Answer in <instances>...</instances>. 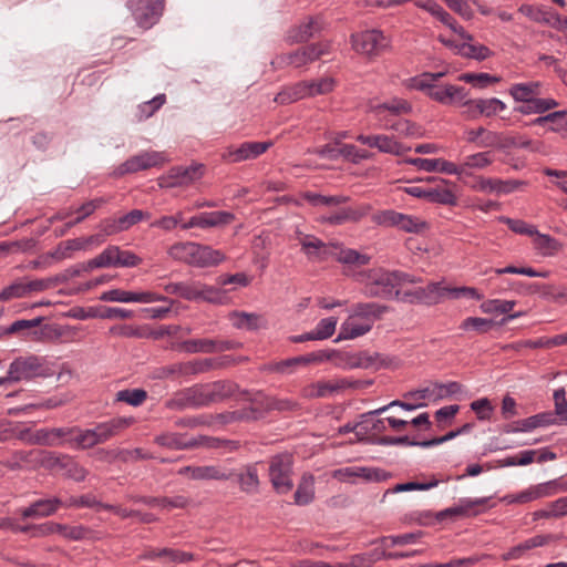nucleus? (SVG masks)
<instances>
[{"instance_id":"1","label":"nucleus","mask_w":567,"mask_h":567,"mask_svg":"<svg viewBox=\"0 0 567 567\" xmlns=\"http://www.w3.org/2000/svg\"><path fill=\"white\" fill-rule=\"evenodd\" d=\"M239 392V385L231 380L196 383L178 390L165 402L169 410L199 409L224 402Z\"/></svg>"},{"instance_id":"2","label":"nucleus","mask_w":567,"mask_h":567,"mask_svg":"<svg viewBox=\"0 0 567 567\" xmlns=\"http://www.w3.org/2000/svg\"><path fill=\"white\" fill-rule=\"evenodd\" d=\"M296 235L301 250L309 261L322 262L331 257L346 266L361 267L368 265L371 260V257L367 254L346 248L340 244H326L315 235L302 234L301 231H297Z\"/></svg>"},{"instance_id":"3","label":"nucleus","mask_w":567,"mask_h":567,"mask_svg":"<svg viewBox=\"0 0 567 567\" xmlns=\"http://www.w3.org/2000/svg\"><path fill=\"white\" fill-rule=\"evenodd\" d=\"M301 197L313 207L336 208V210L321 215L318 218L320 224L340 226L347 223H358L365 217L371 207L369 205L342 206L349 202L348 196H326L313 192H305Z\"/></svg>"},{"instance_id":"4","label":"nucleus","mask_w":567,"mask_h":567,"mask_svg":"<svg viewBox=\"0 0 567 567\" xmlns=\"http://www.w3.org/2000/svg\"><path fill=\"white\" fill-rule=\"evenodd\" d=\"M133 421V417H114L107 422L97 424L94 429L82 430L78 426V431H75L72 439H70V443H74L78 449H91L120 434L123 430L127 429Z\"/></svg>"},{"instance_id":"5","label":"nucleus","mask_w":567,"mask_h":567,"mask_svg":"<svg viewBox=\"0 0 567 567\" xmlns=\"http://www.w3.org/2000/svg\"><path fill=\"white\" fill-rule=\"evenodd\" d=\"M230 357L194 359L186 362H176L158 369V378L168 379L174 377H193L208 373L213 370H220L233 364Z\"/></svg>"},{"instance_id":"6","label":"nucleus","mask_w":567,"mask_h":567,"mask_svg":"<svg viewBox=\"0 0 567 567\" xmlns=\"http://www.w3.org/2000/svg\"><path fill=\"white\" fill-rule=\"evenodd\" d=\"M163 289L166 293L175 295L187 301L220 303L224 298L220 289L200 281L168 282L163 286Z\"/></svg>"},{"instance_id":"7","label":"nucleus","mask_w":567,"mask_h":567,"mask_svg":"<svg viewBox=\"0 0 567 567\" xmlns=\"http://www.w3.org/2000/svg\"><path fill=\"white\" fill-rule=\"evenodd\" d=\"M293 455L289 452L272 455L268 461V476L274 491L286 495L293 488Z\"/></svg>"},{"instance_id":"8","label":"nucleus","mask_w":567,"mask_h":567,"mask_svg":"<svg viewBox=\"0 0 567 567\" xmlns=\"http://www.w3.org/2000/svg\"><path fill=\"white\" fill-rule=\"evenodd\" d=\"M330 51L331 42L320 41L289 53L279 54L271 61V65L275 69H282L289 65L300 68L320 59L322 55L329 54Z\"/></svg>"},{"instance_id":"9","label":"nucleus","mask_w":567,"mask_h":567,"mask_svg":"<svg viewBox=\"0 0 567 567\" xmlns=\"http://www.w3.org/2000/svg\"><path fill=\"white\" fill-rule=\"evenodd\" d=\"M359 277L364 286L363 293L369 298L389 299L396 287L394 271L383 268L370 269L360 274Z\"/></svg>"},{"instance_id":"10","label":"nucleus","mask_w":567,"mask_h":567,"mask_svg":"<svg viewBox=\"0 0 567 567\" xmlns=\"http://www.w3.org/2000/svg\"><path fill=\"white\" fill-rule=\"evenodd\" d=\"M47 375L44 364L39 357H19L10 363L7 377L0 378V384L7 382H28Z\"/></svg>"},{"instance_id":"11","label":"nucleus","mask_w":567,"mask_h":567,"mask_svg":"<svg viewBox=\"0 0 567 567\" xmlns=\"http://www.w3.org/2000/svg\"><path fill=\"white\" fill-rule=\"evenodd\" d=\"M350 42L357 53L369 58L379 56L390 48V39L378 29L353 33Z\"/></svg>"},{"instance_id":"12","label":"nucleus","mask_w":567,"mask_h":567,"mask_svg":"<svg viewBox=\"0 0 567 567\" xmlns=\"http://www.w3.org/2000/svg\"><path fill=\"white\" fill-rule=\"evenodd\" d=\"M334 81L331 78L320 79L318 81H302L282 92L275 97L276 102L290 103L306 96L326 94L333 90Z\"/></svg>"},{"instance_id":"13","label":"nucleus","mask_w":567,"mask_h":567,"mask_svg":"<svg viewBox=\"0 0 567 567\" xmlns=\"http://www.w3.org/2000/svg\"><path fill=\"white\" fill-rule=\"evenodd\" d=\"M372 221L383 227H396L405 233L420 234L427 229L426 221L393 209H385L375 213L372 216Z\"/></svg>"},{"instance_id":"14","label":"nucleus","mask_w":567,"mask_h":567,"mask_svg":"<svg viewBox=\"0 0 567 567\" xmlns=\"http://www.w3.org/2000/svg\"><path fill=\"white\" fill-rule=\"evenodd\" d=\"M75 431L78 426L25 430L21 432V439L31 445L58 446L65 442L70 443Z\"/></svg>"},{"instance_id":"15","label":"nucleus","mask_w":567,"mask_h":567,"mask_svg":"<svg viewBox=\"0 0 567 567\" xmlns=\"http://www.w3.org/2000/svg\"><path fill=\"white\" fill-rule=\"evenodd\" d=\"M126 6L137 25L147 30L156 24L163 16L165 0H127Z\"/></svg>"},{"instance_id":"16","label":"nucleus","mask_w":567,"mask_h":567,"mask_svg":"<svg viewBox=\"0 0 567 567\" xmlns=\"http://www.w3.org/2000/svg\"><path fill=\"white\" fill-rule=\"evenodd\" d=\"M332 477L343 483H355L358 478L367 482H382L391 477L390 473L367 466H349L334 470Z\"/></svg>"},{"instance_id":"17","label":"nucleus","mask_w":567,"mask_h":567,"mask_svg":"<svg viewBox=\"0 0 567 567\" xmlns=\"http://www.w3.org/2000/svg\"><path fill=\"white\" fill-rule=\"evenodd\" d=\"M446 290L447 287L442 286V282H430L425 287L404 291L401 299L409 303L433 306L441 302V300L446 296Z\"/></svg>"},{"instance_id":"18","label":"nucleus","mask_w":567,"mask_h":567,"mask_svg":"<svg viewBox=\"0 0 567 567\" xmlns=\"http://www.w3.org/2000/svg\"><path fill=\"white\" fill-rule=\"evenodd\" d=\"M165 156L161 152L151 151L134 155L121 164L117 169V175H125L136 173L140 171H146L152 167L163 166L165 163Z\"/></svg>"},{"instance_id":"19","label":"nucleus","mask_w":567,"mask_h":567,"mask_svg":"<svg viewBox=\"0 0 567 567\" xmlns=\"http://www.w3.org/2000/svg\"><path fill=\"white\" fill-rule=\"evenodd\" d=\"M194 481H229L235 476L234 470H227L221 465H187L178 471Z\"/></svg>"},{"instance_id":"20","label":"nucleus","mask_w":567,"mask_h":567,"mask_svg":"<svg viewBox=\"0 0 567 567\" xmlns=\"http://www.w3.org/2000/svg\"><path fill=\"white\" fill-rule=\"evenodd\" d=\"M205 174V166L194 163L189 166H175L168 172L166 187H184L199 181Z\"/></svg>"},{"instance_id":"21","label":"nucleus","mask_w":567,"mask_h":567,"mask_svg":"<svg viewBox=\"0 0 567 567\" xmlns=\"http://www.w3.org/2000/svg\"><path fill=\"white\" fill-rule=\"evenodd\" d=\"M271 145V142H245L238 147H228L221 158L229 163L252 159L267 152Z\"/></svg>"},{"instance_id":"22","label":"nucleus","mask_w":567,"mask_h":567,"mask_svg":"<svg viewBox=\"0 0 567 567\" xmlns=\"http://www.w3.org/2000/svg\"><path fill=\"white\" fill-rule=\"evenodd\" d=\"M321 17H307L300 24L290 28L287 32V42L290 44L305 43L323 29Z\"/></svg>"},{"instance_id":"23","label":"nucleus","mask_w":567,"mask_h":567,"mask_svg":"<svg viewBox=\"0 0 567 567\" xmlns=\"http://www.w3.org/2000/svg\"><path fill=\"white\" fill-rule=\"evenodd\" d=\"M462 106L470 118H477L480 115L489 117L506 109L505 103L496 97L466 100Z\"/></svg>"},{"instance_id":"24","label":"nucleus","mask_w":567,"mask_h":567,"mask_svg":"<svg viewBox=\"0 0 567 567\" xmlns=\"http://www.w3.org/2000/svg\"><path fill=\"white\" fill-rule=\"evenodd\" d=\"M215 441L206 439V435H198L188 439L181 433H164L155 437V443L172 450H189L200 446L203 443H214ZM214 445V444H210Z\"/></svg>"},{"instance_id":"25","label":"nucleus","mask_w":567,"mask_h":567,"mask_svg":"<svg viewBox=\"0 0 567 567\" xmlns=\"http://www.w3.org/2000/svg\"><path fill=\"white\" fill-rule=\"evenodd\" d=\"M235 220V215L229 212H210V213H202L199 215L193 216L188 221L182 224V229H190L194 227L199 228H212L218 227L223 225H228Z\"/></svg>"},{"instance_id":"26","label":"nucleus","mask_w":567,"mask_h":567,"mask_svg":"<svg viewBox=\"0 0 567 567\" xmlns=\"http://www.w3.org/2000/svg\"><path fill=\"white\" fill-rule=\"evenodd\" d=\"M192 248L189 266L198 268L212 267L217 266L225 259L220 250L213 249L210 246L193 243Z\"/></svg>"},{"instance_id":"27","label":"nucleus","mask_w":567,"mask_h":567,"mask_svg":"<svg viewBox=\"0 0 567 567\" xmlns=\"http://www.w3.org/2000/svg\"><path fill=\"white\" fill-rule=\"evenodd\" d=\"M317 391L319 398H327L334 393L341 392L346 389H360L365 388L372 384V381H362V380H349V379H334L331 381H318Z\"/></svg>"},{"instance_id":"28","label":"nucleus","mask_w":567,"mask_h":567,"mask_svg":"<svg viewBox=\"0 0 567 567\" xmlns=\"http://www.w3.org/2000/svg\"><path fill=\"white\" fill-rule=\"evenodd\" d=\"M516 301L514 300H499V299H491L482 302L481 309L484 313H506L504 318L501 319L498 324L504 326L507 324L515 318L522 317L525 315L524 311H518L515 313H508L515 307Z\"/></svg>"},{"instance_id":"29","label":"nucleus","mask_w":567,"mask_h":567,"mask_svg":"<svg viewBox=\"0 0 567 567\" xmlns=\"http://www.w3.org/2000/svg\"><path fill=\"white\" fill-rule=\"evenodd\" d=\"M62 505V501L58 497L50 499H39L33 502L29 507L21 509L22 518H40L53 515Z\"/></svg>"},{"instance_id":"30","label":"nucleus","mask_w":567,"mask_h":567,"mask_svg":"<svg viewBox=\"0 0 567 567\" xmlns=\"http://www.w3.org/2000/svg\"><path fill=\"white\" fill-rule=\"evenodd\" d=\"M354 369H374L389 367L392 359L379 352L358 351L353 352Z\"/></svg>"},{"instance_id":"31","label":"nucleus","mask_w":567,"mask_h":567,"mask_svg":"<svg viewBox=\"0 0 567 567\" xmlns=\"http://www.w3.org/2000/svg\"><path fill=\"white\" fill-rule=\"evenodd\" d=\"M527 185L528 182L518 179L503 181L498 178H484L481 182V188L483 190L495 193L497 195L509 194Z\"/></svg>"},{"instance_id":"32","label":"nucleus","mask_w":567,"mask_h":567,"mask_svg":"<svg viewBox=\"0 0 567 567\" xmlns=\"http://www.w3.org/2000/svg\"><path fill=\"white\" fill-rule=\"evenodd\" d=\"M426 181L434 182L437 181V178L427 177ZM439 182L440 184L435 187H429L426 200L435 204L455 206L457 204L455 194L451 189L443 186L447 184V181L439 179Z\"/></svg>"},{"instance_id":"33","label":"nucleus","mask_w":567,"mask_h":567,"mask_svg":"<svg viewBox=\"0 0 567 567\" xmlns=\"http://www.w3.org/2000/svg\"><path fill=\"white\" fill-rule=\"evenodd\" d=\"M488 497H482L476 499H462L461 504L457 506L445 508L439 512L435 517L439 522L444 520L445 518H455L461 516H468L471 514V509L476 506H481L486 504Z\"/></svg>"},{"instance_id":"34","label":"nucleus","mask_w":567,"mask_h":567,"mask_svg":"<svg viewBox=\"0 0 567 567\" xmlns=\"http://www.w3.org/2000/svg\"><path fill=\"white\" fill-rule=\"evenodd\" d=\"M372 329V322H358L357 317L350 315L341 324L338 340H351L368 333Z\"/></svg>"},{"instance_id":"35","label":"nucleus","mask_w":567,"mask_h":567,"mask_svg":"<svg viewBox=\"0 0 567 567\" xmlns=\"http://www.w3.org/2000/svg\"><path fill=\"white\" fill-rule=\"evenodd\" d=\"M386 311V306H381L375 302H359L353 306L351 315L365 320V322H372L374 319H380Z\"/></svg>"},{"instance_id":"36","label":"nucleus","mask_w":567,"mask_h":567,"mask_svg":"<svg viewBox=\"0 0 567 567\" xmlns=\"http://www.w3.org/2000/svg\"><path fill=\"white\" fill-rule=\"evenodd\" d=\"M381 121H383V127L385 130L395 131L403 136L420 137L423 135L421 126L409 120H398L391 122L386 117H381Z\"/></svg>"},{"instance_id":"37","label":"nucleus","mask_w":567,"mask_h":567,"mask_svg":"<svg viewBox=\"0 0 567 567\" xmlns=\"http://www.w3.org/2000/svg\"><path fill=\"white\" fill-rule=\"evenodd\" d=\"M542 84L539 82H527V83H516L509 87V94L516 102H522L523 104L535 96L540 94Z\"/></svg>"},{"instance_id":"38","label":"nucleus","mask_w":567,"mask_h":567,"mask_svg":"<svg viewBox=\"0 0 567 567\" xmlns=\"http://www.w3.org/2000/svg\"><path fill=\"white\" fill-rule=\"evenodd\" d=\"M558 103L554 99H539L538 96H535L524 104L517 106L515 111L524 115L542 114L556 107Z\"/></svg>"},{"instance_id":"39","label":"nucleus","mask_w":567,"mask_h":567,"mask_svg":"<svg viewBox=\"0 0 567 567\" xmlns=\"http://www.w3.org/2000/svg\"><path fill=\"white\" fill-rule=\"evenodd\" d=\"M138 501L147 506H161L163 508H185L190 503L189 498L183 495L173 497H138Z\"/></svg>"},{"instance_id":"40","label":"nucleus","mask_w":567,"mask_h":567,"mask_svg":"<svg viewBox=\"0 0 567 567\" xmlns=\"http://www.w3.org/2000/svg\"><path fill=\"white\" fill-rule=\"evenodd\" d=\"M372 111L375 115L383 117L384 112H389L393 115L409 114L412 111V105L403 99H392L388 102L374 105Z\"/></svg>"},{"instance_id":"41","label":"nucleus","mask_w":567,"mask_h":567,"mask_svg":"<svg viewBox=\"0 0 567 567\" xmlns=\"http://www.w3.org/2000/svg\"><path fill=\"white\" fill-rule=\"evenodd\" d=\"M553 123L549 127L551 132L560 133L563 137H567V117L565 111H556L544 116L535 118L533 125H543L544 123Z\"/></svg>"},{"instance_id":"42","label":"nucleus","mask_w":567,"mask_h":567,"mask_svg":"<svg viewBox=\"0 0 567 567\" xmlns=\"http://www.w3.org/2000/svg\"><path fill=\"white\" fill-rule=\"evenodd\" d=\"M455 53L477 61H484L493 55V52L488 47L484 44H472L470 42H463L455 47Z\"/></svg>"},{"instance_id":"43","label":"nucleus","mask_w":567,"mask_h":567,"mask_svg":"<svg viewBox=\"0 0 567 567\" xmlns=\"http://www.w3.org/2000/svg\"><path fill=\"white\" fill-rule=\"evenodd\" d=\"M234 477L237 478L240 489L245 493H255L259 488L260 481L255 465H247L245 472L235 473Z\"/></svg>"},{"instance_id":"44","label":"nucleus","mask_w":567,"mask_h":567,"mask_svg":"<svg viewBox=\"0 0 567 567\" xmlns=\"http://www.w3.org/2000/svg\"><path fill=\"white\" fill-rule=\"evenodd\" d=\"M38 451H16L11 457L2 464L10 471H19L24 464L37 465Z\"/></svg>"},{"instance_id":"45","label":"nucleus","mask_w":567,"mask_h":567,"mask_svg":"<svg viewBox=\"0 0 567 567\" xmlns=\"http://www.w3.org/2000/svg\"><path fill=\"white\" fill-rule=\"evenodd\" d=\"M315 498L313 476L303 475L293 494L295 504L308 505Z\"/></svg>"},{"instance_id":"46","label":"nucleus","mask_w":567,"mask_h":567,"mask_svg":"<svg viewBox=\"0 0 567 567\" xmlns=\"http://www.w3.org/2000/svg\"><path fill=\"white\" fill-rule=\"evenodd\" d=\"M241 396L249 401L251 405L257 409L262 419L267 413L271 412V401L274 396L265 394L262 391L250 393L247 390L240 392Z\"/></svg>"},{"instance_id":"47","label":"nucleus","mask_w":567,"mask_h":567,"mask_svg":"<svg viewBox=\"0 0 567 567\" xmlns=\"http://www.w3.org/2000/svg\"><path fill=\"white\" fill-rule=\"evenodd\" d=\"M375 148H378L381 153H386L396 156L411 151L410 146H404L393 136L384 134L378 135Z\"/></svg>"},{"instance_id":"48","label":"nucleus","mask_w":567,"mask_h":567,"mask_svg":"<svg viewBox=\"0 0 567 567\" xmlns=\"http://www.w3.org/2000/svg\"><path fill=\"white\" fill-rule=\"evenodd\" d=\"M555 423V417L551 412H543L529 417L519 420L516 424L519 425L522 432H529L534 429L548 426Z\"/></svg>"},{"instance_id":"49","label":"nucleus","mask_w":567,"mask_h":567,"mask_svg":"<svg viewBox=\"0 0 567 567\" xmlns=\"http://www.w3.org/2000/svg\"><path fill=\"white\" fill-rule=\"evenodd\" d=\"M233 316L236 319L234 326L238 329L255 331L266 326V320L257 313L234 312Z\"/></svg>"},{"instance_id":"50","label":"nucleus","mask_w":567,"mask_h":567,"mask_svg":"<svg viewBox=\"0 0 567 567\" xmlns=\"http://www.w3.org/2000/svg\"><path fill=\"white\" fill-rule=\"evenodd\" d=\"M215 340L193 339L177 344V349L186 353H214Z\"/></svg>"},{"instance_id":"51","label":"nucleus","mask_w":567,"mask_h":567,"mask_svg":"<svg viewBox=\"0 0 567 567\" xmlns=\"http://www.w3.org/2000/svg\"><path fill=\"white\" fill-rule=\"evenodd\" d=\"M381 413H372V411L361 415L360 431L357 435L363 434H378L386 430L385 423L382 419H372L373 415H380Z\"/></svg>"},{"instance_id":"52","label":"nucleus","mask_w":567,"mask_h":567,"mask_svg":"<svg viewBox=\"0 0 567 567\" xmlns=\"http://www.w3.org/2000/svg\"><path fill=\"white\" fill-rule=\"evenodd\" d=\"M66 462H69V455L51 451H38L37 465L39 464L48 470H63V464Z\"/></svg>"},{"instance_id":"53","label":"nucleus","mask_w":567,"mask_h":567,"mask_svg":"<svg viewBox=\"0 0 567 567\" xmlns=\"http://www.w3.org/2000/svg\"><path fill=\"white\" fill-rule=\"evenodd\" d=\"M514 290L523 296H533L538 293L540 298L548 300L550 295L551 284H538V282H516L514 284Z\"/></svg>"},{"instance_id":"54","label":"nucleus","mask_w":567,"mask_h":567,"mask_svg":"<svg viewBox=\"0 0 567 567\" xmlns=\"http://www.w3.org/2000/svg\"><path fill=\"white\" fill-rule=\"evenodd\" d=\"M535 236V246L545 256H551L561 249V244L554 237L546 234H537Z\"/></svg>"},{"instance_id":"55","label":"nucleus","mask_w":567,"mask_h":567,"mask_svg":"<svg viewBox=\"0 0 567 567\" xmlns=\"http://www.w3.org/2000/svg\"><path fill=\"white\" fill-rule=\"evenodd\" d=\"M85 248V241L83 238L69 239L60 243L56 249L51 254L55 259H64L71 257L72 251L81 250Z\"/></svg>"},{"instance_id":"56","label":"nucleus","mask_w":567,"mask_h":567,"mask_svg":"<svg viewBox=\"0 0 567 567\" xmlns=\"http://www.w3.org/2000/svg\"><path fill=\"white\" fill-rule=\"evenodd\" d=\"M496 323L492 319L468 317L461 323V329L468 331L473 330L480 334L488 332Z\"/></svg>"},{"instance_id":"57","label":"nucleus","mask_w":567,"mask_h":567,"mask_svg":"<svg viewBox=\"0 0 567 567\" xmlns=\"http://www.w3.org/2000/svg\"><path fill=\"white\" fill-rule=\"evenodd\" d=\"M460 81L471 83L476 87L484 89L491 84L499 82V78L488 73H462L458 76Z\"/></svg>"},{"instance_id":"58","label":"nucleus","mask_w":567,"mask_h":567,"mask_svg":"<svg viewBox=\"0 0 567 567\" xmlns=\"http://www.w3.org/2000/svg\"><path fill=\"white\" fill-rule=\"evenodd\" d=\"M147 399V392L143 389H125L116 393V401L125 402L132 406H138Z\"/></svg>"},{"instance_id":"59","label":"nucleus","mask_w":567,"mask_h":567,"mask_svg":"<svg viewBox=\"0 0 567 567\" xmlns=\"http://www.w3.org/2000/svg\"><path fill=\"white\" fill-rule=\"evenodd\" d=\"M166 102L165 94H158L152 100L144 102L138 106L136 117L138 121L151 117Z\"/></svg>"},{"instance_id":"60","label":"nucleus","mask_w":567,"mask_h":567,"mask_svg":"<svg viewBox=\"0 0 567 567\" xmlns=\"http://www.w3.org/2000/svg\"><path fill=\"white\" fill-rule=\"evenodd\" d=\"M421 7L427 10L434 17H436L442 23H444L450 29H455V19L435 1L429 0L425 3L421 4Z\"/></svg>"},{"instance_id":"61","label":"nucleus","mask_w":567,"mask_h":567,"mask_svg":"<svg viewBox=\"0 0 567 567\" xmlns=\"http://www.w3.org/2000/svg\"><path fill=\"white\" fill-rule=\"evenodd\" d=\"M131 452L128 450H105V449H99L94 452V457L100 462L105 463H113L116 460H121L123 462L128 461V455Z\"/></svg>"},{"instance_id":"62","label":"nucleus","mask_w":567,"mask_h":567,"mask_svg":"<svg viewBox=\"0 0 567 567\" xmlns=\"http://www.w3.org/2000/svg\"><path fill=\"white\" fill-rule=\"evenodd\" d=\"M338 320L334 317L321 319L317 324L316 329L312 330V334L316 340H326L333 336L336 331Z\"/></svg>"},{"instance_id":"63","label":"nucleus","mask_w":567,"mask_h":567,"mask_svg":"<svg viewBox=\"0 0 567 567\" xmlns=\"http://www.w3.org/2000/svg\"><path fill=\"white\" fill-rule=\"evenodd\" d=\"M338 154L351 161L353 164H359L364 159L371 158V154L364 150H359L352 144H343L338 148Z\"/></svg>"},{"instance_id":"64","label":"nucleus","mask_w":567,"mask_h":567,"mask_svg":"<svg viewBox=\"0 0 567 567\" xmlns=\"http://www.w3.org/2000/svg\"><path fill=\"white\" fill-rule=\"evenodd\" d=\"M488 555L483 554L481 556H471L466 558L452 559L449 563H431L420 565L419 567H472L477 564L481 559L487 558Z\"/></svg>"}]
</instances>
